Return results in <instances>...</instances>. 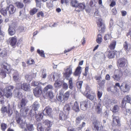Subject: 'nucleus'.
<instances>
[{"instance_id":"62","label":"nucleus","mask_w":131,"mask_h":131,"mask_svg":"<svg viewBox=\"0 0 131 131\" xmlns=\"http://www.w3.org/2000/svg\"><path fill=\"white\" fill-rule=\"evenodd\" d=\"M48 95V96L51 99H52L53 97V94L52 92L50 91H49H49L47 93Z\"/></svg>"},{"instance_id":"13","label":"nucleus","mask_w":131,"mask_h":131,"mask_svg":"<svg viewBox=\"0 0 131 131\" xmlns=\"http://www.w3.org/2000/svg\"><path fill=\"white\" fill-rule=\"evenodd\" d=\"M21 116H20L19 117H16V120L17 123L20 125V128H23L25 125V121H23L21 119Z\"/></svg>"},{"instance_id":"42","label":"nucleus","mask_w":131,"mask_h":131,"mask_svg":"<svg viewBox=\"0 0 131 131\" xmlns=\"http://www.w3.org/2000/svg\"><path fill=\"white\" fill-rule=\"evenodd\" d=\"M78 4V1L76 0H71V4L73 6L76 7Z\"/></svg>"},{"instance_id":"38","label":"nucleus","mask_w":131,"mask_h":131,"mask_svg":"<svg viewBox=\"0 0 131 131\" xmlns=\"http://www.w3.org/2000/svg\"><path fill=\"white\" fill-rule=\"evenodd\" d=\"M119 106L117 105H115L112 109V111L113 112H116L119 111Z\"/></svg>"},{"instance_id":"32","label":"nucleus","mask_w":131,"mask_h":131,"mask_svg":"<svg viewBox=\"0 0 131 131\" xmlns=\"http://www.w3.org/2000/svg\"><path fill=\"white\" fill-rule=\"evenodd\" d=\"M16 90H19L21 89L22 87V84H21V82L19 81H17L16 82Z\"/></svg>"},{"instance_id":"43","label":"nucleus","mask_w":131,"mask_h":131,"mask_svg":"<svg viewBox=\"0 0 131 131\" xmlns=\"http://www.w3.org/2000/svg\"><path fill=\"white\" fill-rule=\"evenodd\" d=\"M27 127L28 130L29 131H33L34 130V127L32 124H29L27 125Z\"/></svg>"},{"instance_id":"12","label":"nucleus","mask_w":131,"mask_h":131,"mask_svg":"<svg viewBox=\"0 0 131 131\" xmlns=\"http://www.w3.org/2000/svg\"><path fill=\"white\" fill-rule=\"evenodd\" d=\"M8 13L10 15L14 14L16 11V8L12 5H10L7 7Z\"/></svg>"},{"instance_id":"21","label":"nucleus","mask_w":131,"mask_h":131,"mask_svg":"<svg viewBox=\"0 0 131 131\" xmlns=\"http://www.w3.org/2000/svg\"><path fill=\"white\" fill-rule=\"evenodd\" d=\"M123 46L126 52L129 51L131 50V45L129 43H127L126 42H125Z\"/></svg>"},{"instance_id":"50","label":"nucleus","mask_w":131,"mask_h":131,"mask_svg":"<svg viewBox=\"0 0 131 131\" xmlns=\"http://www.w3.org/2000/svg\"><path fill=\"white\" fill-rule=\"evenodd\" d=\"M126 102L123 99L122 100L121 104V107L122 108H124L125 109H126Z\"/></svg>"},{"instance_id":"17","label":"nucleus","mask_w":131,"mask_h":131,"mask_svg":"<svg viewBox=\"0 0 131 131\" xmlns=\"http://www.w3.org/2000/svg\"><path fill=\"white\" fill-rule=\"evenodd\" d=\"M81 67L80 66H78L77 67L73 74L75 76H78L79 78L80 77V75L81 72Z\"/></svg>"},{"instance_id":"22","label":"nucleus","mask_w":131,"mask_h":131,"mask_svg":"<svg viewBox=\"0 0 131 131\" xmlns=\"http://www.w3.org/2000/svg\"><path fill=\"white\" fill-rule=\"evenodd\" d=\"M21 89L26 91H29L30 89V86L29 84L24 83L22 84Z\"/></svg>"},{"instance_id":"15","label":"nucleus","mask_w":131,"mask_h":131,"mask_svg":"<svg viewBox=\"0 0 131 131\" xmlns=\"http://www.w3.org/2000/svg\"><path fill=\"white\" fill-rule=\"evenodd\" d=\"M13 95L15 97L20 99L22 97V93L19 90H15L13 92Z\"/></svg>"},{"instance_id":"20","label":"nucleus","mask_w":131,"mask_h":131,"mask_svg":"<svg viewBox=\"0 0 131 131\" xmlns=\"http://www.w3.org/2000/svg\"><path fill=\"white\" fill-rule=\"evenodd\" d=\"M9 39V43L11 46H13L16 45L17 42V39L16 37L10 38Z\"/></svg>"},{"instance_id":"59","label":"nucleus","mask_w":131,"mask_h":131,"mask_svg":"<svg viewBox=\"0 0 131 131\" xmlns=\"http://www.w3.org/2000/svg\"><path fill=\"white\" fill-rule=\"evenodd\" d=\"M39 116V118H37V121H41L42 119V118L43 117V113H38Z\"/></svg>"},{"instance_id":"35","label":"nucleus","mask_w":131,"mask_h":131,"mask_svg":"<svg viewBox=\"0 0 131 131\" xmlns=\"http://www.w3.org/2000/svg\"><path fill=\"white\" fill-rule=\"evenodd\" d=\"M53 87V86L50 84H49L46 86L44 89V91L45 92H46L48 90H50L51 91L52 90Z\"/></svg>"},{"instance_id":"27","label":"nucleus","mask_w":131,"mask_h":131,"mask_svg":"<svg viewBox=\"0 0 131 131\" xmlns=\"http://www.w3.org/2000/svg\"><path fill=\"white\" fill-rule=\"evenodd\" d=\"M118 62L120 67H123L124 66L125 64V59L124 58H121L118 61Z\"/></svg>"},{"instance_id":"19","label":"nucleus","mask_w":131,"mask_h":131,"mask_svg":"<svg viewBox=\"0 0 131 131\" xmlns=\"http://www.w3.org/2000/svg\"><path fill=\"white\" fill-rule=\"evenodd\" d=\"M14 87L12 85H9L5 88L4 90V93H9V92H12V90Z\"/></svg>"},{"instance_id":"9","label":"nucleus","mask_w":131,"mask_h":131,"mask_svg":"<svg viewBox=\"0 0 131 131\" xmlns=\"http://www.w3.org/2000/svg\"><path fill=\"white\" fill-rule=\"evenodd\" d=\"M27 102V100L26 99H22L20 101V103L18 104V107L20 109V111H21L22 109L24 108Z\"/></svg>"},{"instance_id":"34","label":"nucleus","mask_w":131,"mask_h":131,"mask_svg":"<svg viewBox=\"0 0 131 131\" xmlns=\"http://www.w3.org/2000/svg\"><path fill=\"white\" fill-rule=\"evenodd\" d=\"M69 92L68 91H67L63 95V99L64 101H67L68 99L69 96Z\"/></svg>"},{"instance_id":"64","label":"nucleus","mask_w":131,"mask_h":131,"mask_svg":"<svg viewBox=\"0 0 131 131\" xmlns=\"http://www.w3.org/2000/svg\"><path fill=\"white\" fill-rule=\"evenodd\" d=\"M111 37V35L106 34L105 35L104 37V39L105 40H106L110 39Z\"/></svg>"},{"instance_id":"31","label":"nucleus","mask_w":131,"mask_h":131,"mask_svg":"<svg viewBox=\"0 0 131 131\" xmlns=\"http://www.w3.org/2000/svg\"><path fill=\"white\" fill-rule=\"evenodd\" d=\"M7 7L1 9L0 10V12L4 16H6L7 15Z\"/></svg>"},{"instance_id":"40","label":"nucleus","mask_w":131,"mask_h":131,"mask_svg":"<svg viewBox=\"0 0 131 131\" xmlns=\"http://www.w3.org/2000/svg\"><path fill=\"white\" fill-rule=\"evenodd\" d=\"M37 52L41 57H45V55L43 50H40L39 49H38L37 50Z\"/></svg>"},{"instance_id":"8","label":"nucleus","mask_w":131,"mask_h":131,"mask_svg":"<svg viewBox=\"0 0 131 131\" xmlns=\"http://www.w3.org/2000/svg\"><path fill=\"white\" fill-rule=\"evenodd\" d=\"M42 88L40 86H37L33 90V93L34 95L38 97L40 96L42 92Z\"/></svg>"},{"instance_id":"52","label":"nucleus","mask_w":131,"mask_h":131,"mask_svg":"<svg viewBox=\"0 0 131 131\" xmlns=\"http://www.w3.org/2000/svg\"><path fill=\"white\" fill-rule=\"evenodd\" d=\"M83 81H82L77 82L76 83V85L77 88L78 89H81V88Z\"/></svg>"},{"instance_id":"37","label":"nucleus","mask_w":131,"mask_h":131,"mask_svg":"<svg viewBox=\"0 0 131 131\" xmlns=\"http://www.w3.org/2000/svg\"><path fill=\"white\" fill-rule=\"evenodd\" d=\"M47 7L49 9H51L53 6V1L51 0H47Z\"/></svg>"},{"instance_id":"25","label":"nucleus","mask_w":131,"mask_h":131,"mask_svg":"<svg viewBox=\"0 0 131 131\" xmlns=\"http://www.w3.org/2000/svg\"><path fill=\"white\" fill-rule=\"evenodd\" d=\"M67 116L64 114L63 112H61L59 115V118L60 120L65 121L67 119Z\"/></svg>"},{"instance_id":"26","label":"nucleus","mask_w":131,"mask_h":131,"mask_svg":"<svg viewBox=\"0 0 131 131\" xmlns=\"http://www.w3.org/2000/svg\"><path fill=\"white\" fill-rule=\"evenodd\" d=\"M8 31L9 34L11 36L14 35L15 32L14 28L10 26H9Z\"/></svg>"},{"instance_id":"6","label":"nucleus","mask_w":131,"mask_h":131,"mask_svg":"<svg viewBox=\"0 0 131 131\" xmlns=\"http://www.w3.org/2000/svg\"><path fill=\"white\" fill-rule=\"evenodd\" d=\"M105 54L108 57H119V53L117 52H115L114 51L108 50Z\"/></svg>"},{"instance_id":"28","label":"nucleus","mask_w":131,"mask_h":131,"mask_svg":"<svg viewBox=\"0 0 131 131\" xmlns=\"http://www.w3.org/2000/svg\"><path fill=\"white\" fill-rule=\"evenodd\" d=\"M73 110L75 111L76 112L79 111V106L78 103L77 101H75L74 103V105L72 107Z\"/></svg>"},{"instance_id":"14","label":"nucleus","mask_w":131,"mask_h":131,"mask_svg":"<svg viewBox=\"0 0 131 131\" xmlns=\"http://www.w3.org/2000/svg\"><path fill=\"white\" fill-rule=\"evenodd\" d=\"M12 75L14 81L16 82L19 80V74L16 70L13 71Z\"/></svg>"},{"instance_id":"47","label":"nucleus","mask_w":131,"mask_h":131,"mask_svg":"<svg viewBox=\"0 0 131 131\" xmlns=\"http://www.w3.org/2000/svg\"><path fill=\"white\" fill-rule=\"evenodd\" d=\"M105 80L103 79L102 80L101 82H98V83L97 84L99 85L100 88H103L104 87V84L105 83Z\"/></svg>"},{"instance_id":"55","label":"nucleus","mask_w":131,"mask_h":131,"mask_svg":"<svg viewBox=\"0 0 131 131\" xmlns=\"http://www.w3.org/2000/svg\"><path fill=\"white\" fill-rule=\"evenodd\" d=\"M7 55L6 51L5 50L2 51L1 53V57H6Z\"/></svg>"},{"instance_id":"51","label":"nucleus","mask_w":131,"mask_h":131,"mask_svg":"<svg viewBox=\"0 0 131 131\" xmlns=\"http://www.w3.org/2000/svg\"><path fill=\"white\" fill-rule=\"evenodd\" d=\"M37 111H35L33 110L32 108H31V110L30 111V116L32 117L33 116H34L35 115L37 114V112H36Z\"/></svg>"},{"instance_id":"56","label":"nucleus","mask_w":131,"mask_h":131,"mask_svg":"<svg viewBox=\"0 0 131 131\" xmlns=\"http://www.w3.org/2000/svg\"><path fill=\"white\" fill-rule=\"evenodd\" d=\"M17 7L18 8H22L24 6L23 4L21 3L17 2L16 3Z\"/></svg>"},{"instance_id":"63","label":"nucleus","mask_w":131,"mask_h":131,"mask_svg":"<svg viewBox=\"0 0 131 131\" xmlns=\"http://www.w3.org/2000/svg\"><path fill=\"white\" fill-rule=\"evenodd\" d=\"M44 16L43 13L41 11L38 12L37 14V17H43Z\"/></svg>"},{"instance_id":"48","label":"nucleus","mask_w":131,"mask_h":131,"mask_svg":"<svg viewBox=\"0 0 131 131\" xmlns=\"http://www.w3.org/2000/svg\"><path fill=\"white\" fill-rule=\"evenodd\" d=\"M41 83L39 81H33L31 83V85L32 86H35L40 84Z\"/></svg>"},{"instance_id":"3","label":"nucleus","mask_w":131,"mask_h":131,"mask_svg":"<svg viewBox=\"0 0 131 131\" xmlns=\"http://www.w3.org/2000/svg\"><path fill=\"white\" fill-rule=\"evenodd\" d=\"M95 15L96 16H98V17H96V19L97 20V25L99 27L98 29L99 30H101L102 32H103L105 29V26L103 21L102 19L99 18L100 15L99 14L98 11L97 10L95 12Z\"/></svg>"},{"instance_id":"16","label":"nucleus","mask_w":131,"mask_h":131,"mask_svg":"<svg viewBox=\"0 0 131 131\" xmlns=\"http://www.w3.org/2000/svg\"><path fill=\"white\" fill-rule=\"evenodd\" d=\"M52 112V110L51 108L49 107H47L43 111V114L45 115H51Z\"/></svg>"},{"instance_id":"7","label":"nucleus","mask_w":131,"mask_h":131,"mask_svg":"<svg viewBox=\"0 0 131 131\" xmlns=\"http://www.w3.org/2000/svg\"><path fill=\"white\" fill-rule=\"evenodd\" d=\"M122 75V73L121 71L118 70H116L112 77L114 78V80L119 81L120 80V78Z\"/></svg>"},{"instance_id":"33","label":"nucleus","mask_w":131,"mask_h":131,"mask_svg":"<svg viewBox=\"0 0 131 131\" xmlns=\"http://www.w3.org/2000/svg\"><path fill=\"white\" fill-rule=\"evenodd\" d=\"M84 95L86 97L87 99H88L91 101L93 100L94 98V96L88 94L87 93H84Z\"/></svg>"},{"instance_id":"57","label":"nucleus","mask_w":131,"mask_h":131,"mask_svg":"<svg viewBox=\"0 0 131 131\" xmlns=\"http://www.w3.org/2000/svg\"><path fill=\"white\" fill-rule=\"evenodd\" d=\"M1 111L2 113H4L5 112L7 113V108L6 107L3 106L1 108Z\"/></svg>"},{"instance_id":"11","label":"nucleus","mask_w":131,"mask_h":131,"mask_svg":"<svg viewBox=\"0 0 131 131\" xmlns=\"http://www.w3.org/2000/svg\"><path fill=\"white\" fill-rule=\"evenodd\" d=\"M113 123L115 125L119 126L121 125L119 117L114 115L112 116Z\"/></svg>"},{"instance_id":"10","label":"nucleus","mask_w":131,"mask_h":131,"mask_svg":"<svg viewBox=\"0 0 131 131\" xmlns=\"http://www.w3.org/2000/svg\"><path fill=\"white\" fill-rule=\"evenodd\" d=\"M85 7V4L84 3H78L77 6L76 7L75 10L79 13L81 11L83 10Z\"/></svg>"},{"instance_id":"61","label":"nucleus","mask_w":131,"mask_h":131,"mask_svg":"<svg viewBox=\"0 0 131 131\" xmlns=\"http://www.w3.org/2000/svg\"><path fill=\"white\" fill-rule=\"evenodd\" d=\"M14 112L15 115L16 117H19L20 116H21V114H20L17 110H15L14 111Z\"/></svg>"},{"instance_id":"24","label":"nucleus","mask_w":131,"mask_h":131,"mask_svg":"<svg viewBox=\"0 0 131 131\" xmlns=\"http://www.w3.org/2000/svg\"><path fill=\"white\" fill-rule=\"evenodd\" d=\"M95 109L98 114H100L102 112V108L101 104L99 103L95 107Z\"/></svg>"},{"instance_id":"58","label":"nucleus","mask_w":131,"mask_h":131,"mask_svg":"<svg viewBox=\"0 0 131 131\" xmlns=\"http://www.w3.org/2000/svg\"><path fill=\"white\" fill-rule=\"evenodd\" d=\"M31 107L27 108L25 110V111L30 116V111L31 110Z\"/></svg>"},{"instance_id":"39","label":"nucleus","mask_w":131,"mask_h":131,"mask_svg":"<svg viewBox=\"0 0 131 131\" xmlns=\"http://www.w3.org/2000/svg\"><path fill=\"white\" fill-rule=\"evenodd\" d=\"M98 88H99V87H97V95L98 99L101 100L100 99L102 96L103 93L102 91H99V89Z\"/></svg>"},{"instance_id":"60","label":"nucleus","mask_w":131,"mask_h":131,"mask_svg":"<svg viewBox=\"0 0 131 131\" xmlns=\"http://www.w3.org/2000/svg\"><path fill=\"white\" fill-rule=\"evenodd\" d=\"M63 88L65 90H66L68 89V86L67 83H64L62 84Z\"/></svg>"},{"instance_id":"46","label":"nucleus","mask_w":131,"mask_h":131,"mask_svg":"<svg viewBox=\"0 0 131 131\" xmlns=\"http://www.w3.org/2000/svg\"><path fill=\"white\" fill-rule=\"evenodd\" d=\"M7 125L4 123H1V130L2 131H5L7 128Z\"/></svg>"},{"instance_id":"4","label":"nucleus","mask_w":131,"mask_h":131,"mask_svg":"<svg viewBox=\"0 0 131 131\" xmlns=\"http://www.w3.org/2000/svg\"><path fill=\"white\" fill-rule=\"evenodd\" d=\"M94 128L93 129L95 131H101L103 128L101 123L99 121L96 120L93 123ZM103 131H107L104 130Z\"/></svg>"},{"instance_id":"2","label":"nucleus","mask_w":131,"mask_h":131,"mask_svg":"<svg viewBox=\"0 0 131 131\" xmlns=\"http://www.w3.org/2000/svg\"><path fill=\"white\" fill-rule=\"evenodd\" d=\"M72 65H70L67 67V68L64 69L65 72L63 73V76L67 80H69L68 85L69 88L72 90L73 87L72 82V79L70 78L69 79V78L72 74Z\"/></svg>"},{"instance_id":"44","label":"nucleus","mask_w":131,"mask_h":131,"mask_svg":"<svg viewBox=\"0 0 131 131\" xmlns=\"http://www.w3.org/2000/svg\"><path fill=\"white\" fill-rule=\"evenodd\" d=\"M116 44V42L115 41H113L112 42L109 46L111 50L114 49L115 48Z\"/></svg>"},{"instance_id":"5","label":"nucleus","mask_w":131,"mask_h":131,"mask_svg":"<svg viewBox=\"0 0 131 131\" xmlns=\"http://www.w3.org/2000/svg\"><path fill=\"white\" fill-rule=\"evenodd\" d=\"M80 108L83 111L86 110L88 108L90 107V102L88 100H86L80 102Z\"/></svg>"},{"instance_id":"18","label":"nucleus","mask_w":131,"mask_h":131,"mask_svg":"<svg viewBox=\"0 0 131 131\" xmlns=\"http://www.w3.org/2000/svg\"><path fill=\"white\" fill-rule=\"evenodd\" d=\"M121 86L124 88L123 91L124 92L128 91L130 89V86L129 84L126 82L122 83L121 85Z\"/></svg>"},{"instance_id":"45","label":"nucleus","mask_w":131,"mask_h":131,"mask_svg":"<svg viewBox=\"0 0 131 131\" xmlns=\"http://www.w3.org/2000/svg\"><path fill=\"white\" fill-rule=\"evenodd\" d=\"M63 94L62 93H60L59 96L57 97L58 100L60 102H62L63 100Z\"/></svg>"},{"instance_id":"49","label":"nucleus","mask_w":131,"mask_h":131,"mask_svg":"<svg viewBox=\"0 0 131 131\" xmlns=\"http://www.w3.org/2000/svg\"><path fill=\"white\" fill-rule=\"evenodd\" d=\"M126 102H127L128 103H130V97L128 95L126 96L123 99Z\"/></svg>"},{"instance_id":"23","label":"nucleus","mask_w":131,"mask_h":131,"mask_svg":"<svg viewBox=\"0 0 131 131\" xmlns=\"http://www.w3.org/2000/svg\"><path fill=\"white\" fill-rule=\"evenodd\" d=\"M39 107V103L37 101H36L34 103L31 108L35 111H37Z\"/></svg>"},{"instance_id":"53","label":"nucleus","mask_w":131,"mask_h":131,"mask_svg":"<svg viewBox=\"0 0 131 131\" xmlns=\"http://www.w3.org/2000/svg\"><path fill=\"white\" fill-rule=\"evenodd\" d=\"M25 79L27 81L30 82L32 79V77L31 75L27 74L25 76Z\"/></svg>"},{"instance_id":"1","label":"nucleus","mask_w":131,"mask_h":131,"mask_svg":"<svg viewBox=\"0 0 131 131\" xmlns=\"http://www.w3.org/2000/svg\"><path fill=\"white\" fill-rule=\"evenodd\" d=\"M2 68L0 69V74L2 78H5L6 73H9L10 71V65L6 62L3 61L1 63Z\"/></svg>"},{"instance_id":"36","label":"nucleus","mask_w":131,"mask_h":131,"mask_svg":"<svg viewBox=\"0 0 131 131\" xmlns=\"http://www.w3.org/2000/svg\"><path fill=\"white\" fill-rule=\"evenodd\" d=\"M71 103L70 104H66L64 106V111L66 112H68L69 111L70 109V106L71 105Z\"/></svg>"},{"instance_id":"54","label":"nucleus","mask_w":131,"mask_h":131,"mask_svg":"<svg viewBox=\"0 0 131 131\" xmlns=\"http://www.w3.org/2000/svg\"><path fill=\"white\" fill-rule=\"evenodd\" d=\"M38 9L36 8H34L30 11V14L31 15H33L35 14L37 11Z\"/></svg>"},{"instance_id":"41","label":"nucleus","mask_w":131,"mask_h":131,"mask_svg":"<svg viewBox=\"0 0 131 131\" xmlns=\"http://www.w3.org/2000/svg\"><path fill=\"white\" fill-rule=\"evenodd\" d=\"M62 85V83L60 81L58 80L56 81L55 83L54 84V86L56 88H59Z\"/></svg>"},{"instance_id":"30","label":"nucleus","mask_w":131,"mask_h":131,"mask_svg":"<svg viewBox=\"0 0 131 131\" xmlns=\"http://www.w3.org/2000/svg\"><path fill=\"white\" fill-rule=\"evenodd\" d=\"M43 123L45 125L47 126L49 128L51 127L53 124L52 122L48 119L44 121Z\"/></svg>"},{"instance_id":"29","label":"nucleus","mask_w":131,"mask_h":131,"mask_svg":"<svg viewBox=\"0 0 131 131\" xmlns=\"http://www.w3.org/2000/svg\"><path fill=\"white\" fill-rule=\"evenodd\" d=\"M83 119V118L81 116L77 117L76 118L75 121V124L77 125L79 124L80 123L81 120Z\"/></svg>"}]
</instances>
